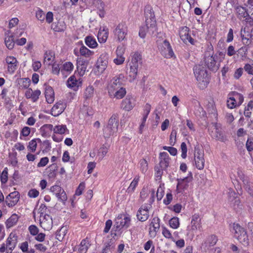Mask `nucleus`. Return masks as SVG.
Returning <instances> with one entry per match:
<instances>
[{
	"label": "nucleus",
	"mask_w": 253,
	"mask_h": 253,
	"mask_svg": "<svg viewBox=\"0 0 253 253\" xmlns=\"http://www.w3.org/2000/svg\"><path fill=\"white\" fill-rule=\"evenodd\" d=\"M146 27H141L139 31V36L141 38H145L146 33L153 35L157 32L156 20L152 7L147 5L144 9Z\"/></svg>",
	"instance_id": "obj_1"
},
{
	"label": "nucleus",
	"mask_w": 253,
	"mask_h": 253,
	"mask_svg": "<svg viewBox=\"0 0 253 253\" xmlns=\"http://www.w3.org/2000/svg\"><path fill=\"white\" fill-rule=\"evenodd\" d=\"M194 74L200 84L207 86L209 83V75L206 68L202 65H196L193 68Z\"/></svg>",
	"instance_id": "obj_2"
},
{
	"label": "nucleus",
	"mask_w": 253,
	"mask_h": 253,
	"mask_svg": "<svg viewBox=\"0 0 253 253\" xmlns=\"http://www.w3.org/2000/svg\"><path fill=\"white\" fill-rule=\"evenodd\" d=\"M233 230L234 237L245 247L249 245V239L246 230L239 224H234Z\"/></svg>",
	"instance_id": "obj_3"
},
{
	"label": "nucleus",
	"mask_w": 253,
	"mask_h": 253,
	"mask_svg": "<svg viewBox=\"0 0 253 253\" xmlns=\"http://www.w3.org/2000/svg\"><path fill=\"white\" fill-rule=\"evenodd\" d=\"M114 227L116 231H120L123 228L127 229L131 224V217L128 214H119L115 219Z\"/></svg>",
	"instance_id": "obj_4"
},
{
	"label": "nucleus",
	"mask_w": 253,
	"mask_h": 253,
	"mask_svg": "<svg viewBox=\"0 0 253 253\" xmlns=\"http://www.w3.org/2000/svg\"><path fill=\"white\" fill-rule=\"evenodd\" d=\"M141 64V56L138 53H135L129 63L130 71L129 76L132 78L131 81L134 80L137 75L139 65Z\"/></svg>",
	"instance_id": "obj_5"
},
{
	"label": "nucleus",
	"mask_w": 253,
	"mask_h": 253,
	"mask_svg": "<svg viewBox=\"0 0 253 253\" xmlns=\"http://www.w3.org/2000/svg\"><path fill=\"white\" fill-rule=\"evenodd\" d=\"M119 125L118 115L113 114L108 121V125L104 130V133L106 137H109L116 132L118 130Z\"/></svg>",
	"instance_id": "obj_6"
},
{
	"label": "nucleus",
	"mask_w": 253,
	"mask_h": 253,
	"mask_svg": "<svg viewBox=\"0 0 253 253\" xmlns=\"http://www.w3.org/2000/svg\"><path fill=\"white\" fill-rule=\"evenodd\" d=\"M158 48L161 55L166 58L175 57L169 42L165 40L158 45Z\"/></svg>",
	"instance_id": "obj_7"
},
{
	"label": "nucleus",
	"mask_w": 253,
	"mask_h": 253,
	"mask_svg": "<svg viewBox=\"0 0 253 253\" xmlns=\"http://www.w3.org/2000/svg\"><path fill=\"white\" fill-rule=\"evenodd\" d=\"M124 82V76L120 74L116 76L110 81L108 85V93H113L114 91L122 87Z\"/></svg>",
	"instance_id": "obj_8"
},
{
	"label": "nucleus",
	"mask_w": 253,
	"mask_h": 253,
	"mask_svg": "<svg viewBox=\"0 0 253 253\" xmlns=\"http://www.w3.org/2000/svg\"><path fill=\"white\" fill-rule=\"evenodd\" d=\"M217 58V55H211L206 53L204 58V62L205 66L211 71L215 72L219 68V63H217L216 59Z\"/></svg>",
	"instance_id": "obj_9"
},
{
	"label": "nucleus",
	"mask_w": 253,
	"mask_h": 253,
	"mask_svg": "<svg viewBox=\"0 0 253 253\" xmlns=\"http://www.w3.org/2000/svg\"><path fill=\"white\" fill-rule=\"evenodd\" d=\"M128 29L125 23H120L114 30V34L119 42L126 40Z\"/></svg>",
	"instance_id": "obj_10"
},
{
	"label": "nucleus",
	"mask_w": 253,
	"mask_h": 253,
	"mask_svg": "<svg viewBox=\"0 0 253 253\" xmlns=\"http://www.w3.org/2000/svg\"><path fill=\"white\" fill-rule=\"evenodd\" d=\"M204 152L202 149L196 147L195 149L194 160L196 168L200 170L203 169L205 166Z\"/></svg>",
	"instance_id": "obj_11"
},
{
	"label": "nucleus",
	"mask_w": 253,
	"mask_h": 253,
	"mask_svg": "<svg viewBox=\"0 0 253 253\" xmlns=\"http://www.w3.org/2000/svg\"><path fill=\"white\" fill-rule=\"evenodd\" d=\"M151 207V206L150 205L146 204L142 205L137 211V219L141 222L146 221L149 217V211Z\"/></svg>",
	"instance_id": "obj_12"
},
{
	"label": "nucleus",
	"mask_w": 253,
	"mask_h": 253,
	"mask_svg": "<svg viewBox=\"0 0 253 253\" xmlns=\"http://www.w3.org/2000/svg\"><path fill=\"white\" fill-rule=\"evenodd\" d=\"M109 55L104 52L101 54L98 58L95 66L99 73H102L106 69L108 63Z\"/></svg>",
	"instance_id": "obj_13"
},
{
	"label": "nucleus",
	"mask_w": 253,
	"mask_h": 253,
	"mask_svg": "<svg viewBox=\"0 0 253 253\" xmlns=\"http://www.w3.org/2000/svg\"><path fill=\"white\" fill-rule=\"evenodd\" d=\"M189 28L186 26L182 27L179 31V36L181 40L185 43L188 42H190L191 44L194 45L196 41L193 39L189 34Z\"/></svg>",
	"instance_id": "obj_14"
},
{
	"label": "nucleus",
	"mask_w": 253,
	"mask_h": 253,
	"mask_svg": "<svg viewBox=\"0 0 253 253\" xmlns=\"http://www.w3.org/2000/svg\"><path fill=\"white\" fill-rule=\"evenodd\" d=\"M40 226L44 230L49 231L52 228L53 220L52 217L48 214H44L40 220Z\"/></svg>",
	"instance_id": "obj_15"
},
{
	"label": "nucleus",
	"mask_w": 253,
	"mask_h": 253,
	"mask_svg": "<svg viewBox=\"0 0 253 253\" xmlns=\"http://www.w3.org/2000/svg\"><path fill=\"white\" fill-rule=\"evenodd\" d=\"M160 162L158 167L164 170H167L169 166L170 158L168 153L166 152H161L159 155Z\"/></svg>",
	"instance_id": "obj_16"
},
{
	"label": "nucleus",
	"mask_w": 253,
	"mask_h": 253,
	"mask_svg": "<svg viewBox=\"0 0 253 253\" xmlns=\"http://www.w3.org/2000/svg\"><path fill=\"white\" fill-rule=\"evenodd\" d=\"M217 240V237L215 235H211L209 236L206 238L204 243H202L201 249L206 252L211 247L214 246Z\"/></svg>",
	"instance_id": "obj_17"
},
{
	"label": "nucleus",
	"mask_w": 253,
	"mask_h": 253,
	"mask_svg": "<svg viewBox=\"0 0 253 253\" xmlns=\"http://www.w3.org/2000/svg\"><path fill=\"white\" fill-rule=\"evenodd\" d=\"M66 107V103L60 100L54 105L51 109V114L54 116L57 117L60 115L64 111Z\"/></svg>",
	"instance_id": "obj_18"
},
{
	"label": "nucleus",
	"mask_w": 253,
	"mask_h": 253,
	"mask_svg": "<svg viewBox=\"0 0 253 253\" xmlns=\"http://www.w3.org/2000/svg\"><path fill=\"white\" fill-rule=\"evenodd\" d=\"M41 94L39 89L33 90L32 88H28L25 93V97L28 99H31L33 102H37Z\"/></svg>",
	"instance_id": "obj_19"
},
{
	"label": "nucleus",
	"mask_w": 253,
	"mask_h": 253,
	"mask_svg": "<svg viewBox=\"0 0 253 253\" xmlns=\"http://www.w3.org/2000/svg\"><path fill=\"white\" fill-rule=\"evenodd\" d=\"M19 199V193L17 191H14L10 193L6 197L5 202L9 207L15 205Z\"/></svg>",
	"instance_id": "obj_20"
},
{
	"label": "nucleus",
	"mask_w": 253,
	"mask_h": 253,
	"mask_svg": "<svg viewBox=\"0 0 253 253\" xmlns=\"http://www.w3.org/2000/svg\"><path fill=\"white\" fill-rule=\"evenodd\" d=\"M134 106L133 99L132 97L127 96L123 99L121 104V108L126 111L131 110Z\"/></svg>",
	"instance_id": "obj_21"
},
{
	"label": "nucleus",
	"mask_w": 253,
	"mask_h": 253,
	"mask_svg": "<svg viewBox=\"0 0 253 253\" xmlns=\"http://www.w3.org/2000/svg\"><path fill=\"white\" fill-rule=\"evenodd\" d=\"M177 184L176 191L178 193L181 192V190H184L188 188L189 186L188 183L190 182V178H177Z\"/></svg>",
	"instance_id": "obj_22"
},
{
	"label": "nucleus",
	"mask_w": 253,
	"mask_h": 253,
	"mask_svg": "<svg viewBox=\"0 0 253 253\" xmlns=\"http://www.w3.org/2000/svg\"><path fill=\"white\" fill-rule=\"evenodd\" d=\"M8 64L7 69L9 73L12 74L17 68L18 61L13 56H7L5 59Z\"/></svg>",
	"instance_id": "obj_23"
},
{
	"label": "nucleus",
	"mask_w": 253,
	"mask_h": 253,
	"mask_svg": "<svg viewBox=\"0 0 253 253\" xmlns=\"http://www.w3.org/2000/svg\"><path fill=\"white\" fill-rule=\"evenodd\" d=\"M87 63L82 58L77 60V69L80 76H83L86 71Z\"/></svg>",
	"instance_id": "obj_24"
},
{
	"label": "nucleus",
	"mask_w": 253,
	"mask_h": 253,
	"mask_svg": "<svg viewBox=\"0 0 253 253\" xmlns=\"http://www.w3.org/2000/svg\"><path fill=\"white\" fill-rule=\"evenodd\" d=\"M82 82L77 80L75 76H71L67 81V86L75 91L78 90Z\"/></svg>",
	"instance_id": "obj_25"
},
{
	"label": "nucleus",
	"mask_w": 253,
	"mask_h": 253,
	"mask_svg": "<svg viewBox=\"0 0 253 253\" xmlns=\"http://www.w3.org/2000/svg\"><path fill=\"white\" fill-rule=\"evenodd\" d=\"M4 42L6 46L9 49H12L14 45V40L10 30L7 31L5 34Z\"/></svg>",
	"instance_id": "obj_26"
},
{
	"label": "nucleus",
	"mask_w": 253,
	"mask_h": 253,
	"mask_svg": "<svg viewBox=\"0 0 253 253\" xmlns=\"http://www.w3.org/2000/svg\"><path fill=\"white\" fill-rule=\"evenodd\" d=\"M44 94L46 101L48 103L51 104L53 102L55 98L54 92L51 86H48L45 87Z\"/></svg>",
	"instance_id": "obj_27"
},
{
	"label": "nucleus",
	"mask_w": 253,
	"mask_h": 253,
	"mask_svg": "<svg viewBox=\"0 0 253 253\" xmlns=\"http://www.w3.org/2000/svg\"><path fill=\"white\" fill-rule=\"evenodd\" d=\"M108 37V29L105 27H103L102 29L100 28L97 35L98 41L100 43H104L106 41Z\"/></svg>",
	"instance_id": "obj_28"
},
{
	"label": "nucleus",
	"mask_w": 253,
	"mask_h": 253,
	"mask_svg": "<svg viewBox=\"0 0 253 253\" xmlns=\"http://www.w3.org/2000/svg\"><path fill=\"white\" fill-rule=\"evenodd\" d=\"M126 88L123 86L117 90H116L113 93H110L109 95L111 98H115L117 99L123 98L126 94Z\"/></svg>",
	"instance_id": "obj_29"
},
{
	"label": "nucleus",
	"mask_w": 253,
	"mask_h": 253,
	"mask_svg": "<svg viewBox=\"0 0 253 253\" xmlns=\"http://www.w3.org/2000/svg\"><path fill=\"white\" fill-rule=\"evenodd\" d=\"M201 219L199 215L198 214H195L192 216V219L191 221V229L193 230H196L200 229L201 227Z\"/></svg>",
	"instance_id": "obj_30"
},
{
	"label": "nucleus",
	"mask_w": 253,
	"mask_h": 253,
	"mask_svg": "<svg viewBox=\"0 0 253 253\" xmlns=\"http://www.w3.org/2000/svg\"><path fill=\"white\" fill-rule=\"evenodd\" d=\"M235 11L237 17L240 20L245 18L249 16V13L246 8L242 6H237L235 7Z\"/></svg>",
	"instance_id": "obj_31"
},
{
	"label": "nucleus",
	"mask_w": 253,
	"mask_h": 253,
	"mask_svg": "<svg viewBox=\"0 0 253 253\" xmlns=\"http://www.w3.org/2000/svg\"><path fill=\"white\" fill-rule=\"evenodd\" d=\"M90 244L87 238L82 240L79 246L78 252L79 253H86Z\"/></svg>",
	"instance_id": "obj_32"
},
{
	"label": "nucleus",
	"mask_w": 253,
	"mask_h": 253,
	"mask_svg": "<svg viewBox=\"0 0 253 253\" xmlns=\"http://www.w3.org/2000/svg\"><path fill=\"white\" fill-rule=\"evenodd\" d=\"M52 29L55 32H60L64 31L66 29V25L64 21H58L52 24Z\"/></svg>",
	"instance_id": "obj_33"
},
{
	"label": "nucleus",
	"mask_w": 253,
	"mask_h": 253,
	"mask_svg": "<svg viewBox=\"0 0 253 253\" xmlns=\"http://www.w3.org/2000/svg\"><path fill=\"white\" fill-rule=\"evenodd\" d=\"M243 186L249 194L253 198V183L250 181L249 178L243 179Z\"/></svg>",
	"instance_id": "obj_34"
},
{
	"label": "nucleus",
	"mask_w": 253,
	"mask_h": 253,
	"mask_svg": "<svg viewBox=\"0 0 253 253\" xmlns=\"http://www.w3.org/2000/svg\"><path fill=\"white\" fill-rule=\"evenodd\" d=\"M19 219V216L17 214L14 213L8 218L5 222V225L7 228H10L15 225Z\"/></svg>",
	"instance_id": "obj_35"
},
{
	"label": "nucleus",
	"mask_w": 253,
	"mask_h": 253,
	"mask_svg": "<svg viewBox=\"0 0 253 253\" xmlns=\"http://www.w3.org/2000/svg\"><path fill=\"white\" fill-rule=\"evenodd\" d=\"M74 68V65L71 62H66L61 66V72L64 74L65 72L70 74Z\"/></svg>",
	"instance_id": "obj_36"
},
{
	"label": "nucleus",
	"mask_w": 253,
	"mask_h": 253,
	"mask_svg": "<svg viewBox=\"0 0 253 253\" xmlns=\"http://www.w3.org/2000/svg\"><path fill=\"white\" fill-rule=\"evenodd\" d=\"M231 205L237 212L241 211L244 207L239 198H235L233 202H231Z\"/></svg>",
	"instance_id": "obj_37"
},
{
	"label": "nucleus",
	"mask_w": 253,
	"mask_h": 253,
	"mask_svg": "<svg viewBox=\"0 0 253 253\" xmlns=\"http://www.w3.org/2000/svg\"><path fill=\"white\" fill-rule=\"evenodd\" d=\"M85 43L87 46L91 48H95L98 45L95 39L89 36L85 37Z\"/></svg>",
	"instance_id": "obj_38"
},
{
	"label": "nucleus",
	"mask_w": 253,
	"mask_h": 253,
	"mask_svg": "<svg viewBox=\"0 0 253 253\" xmlns=\"http://www.w3.org/2000/svg\"><path fill=\"white\" fill-rule=\"evenodd\" d=\"M139 181V176H136L131 183L130 184L129 187L127 188L126 190V192L128 193H132L134 191V190L138 185V182Z\"/></svg>",
	"instance_id": "obj_39"
},
{
	"label": "nucleus",
	"mask_w": 253,
	"mask_h": 253,
	"mask_svg": "<svg viewBox=\"0 0 253 253\" xmlns=\"http://www.w3.org/2000/svg\"><path fill=\"white\" fill-rule=\"evenodd\" d=\"M31 84V80L28 78L21 79L19 82V88L25 89L29 88V87Z\"/></svg>",
	"instance_id": "obj_40"
},
{
	"label": "nucleus",
	"mask_w": 253,
	"mask_h": 253,
	"mask_svg": "<svg viewBox=\"0 0 253 253\" xmlns=\"http://www.w3.org/2000/svg\"><path fill=\"white\" fill-rule=\"evenodd\" d=\"M38 141L39 142H41V140L40 139H33L30 141L29 142L28 145L27 146V148L29 151L32 153H34L36 151V148L37 147V142Z\"/></svg>",
	"instance_id": "obj_41"
},
{
	"label": "nucleus",
	"mask_w": 253,
	"mask_h": 253,
	"mask_svg": "<svg viewBox=\"0 0 253 253\" xmlns=\"http://www.w3.org/2000/svg\"><path fill=\"white\" fill-rule=\"evenodd\" d=\"M248 46H243L237 50L238 56H240L242 59L246 58L247 57L248 53Z\"/></svg>",
	"instance_id": "obj_42"
},
{
	"label": "nucleus",
	"mask_w": 253,
	"mask_h": 253,
	"mask_svg": "<svg viewBox=\"0 0 253 253\" xmlns=\"http://www.w3.org/2000/svg\"><path fill=\"white\" fill-rule=\"evenodd\" d=\"M215 132L213 134H211L213 138H214L220 141H224L225 138L223 133L217 127L216 125H215Z\"/></svg>",
	"instance_id": "obj_43"
},
{
	"label": "nucleus",
	"mask_w": 253,
	"mask_h": 253,
	"mask_svg": "<svg viewBox=\"0 0 253 253\" xmlns=\"http://www.w3.org/2000/svg\"><path fill=\"white\" fill-rule=\"evenodd\" d=\"M230 94L233 97L232 98L235 100L238 106H240L243 102L244 96L241 93L234 91L232 92Z\"/></svg>",
	"instance_id": "obj_44"
},
{
	"label": "nucleus",
	"mask_w": 253,
	"mask_h": 253,
	"mask_svg": "<svg viewBox=\"0 0 253 253\" xmlns=\"http://www.w3.org/2000/svg\"><path fill=\"white\" fill-rule=\"evenodd\" d=\"M16 239H13L12 238L9 237L6 241V246L8 250L12 251L16 246ZM10 252V253H11Z\"/></svg>",
	"instance_id": "obj_45"
},
{
	"label": "nucleus",
	"mask_w": 253,
	"mask_h": 253,
	"mask_svg": "<svg viewBox=\"0 0 253 253\" xmlns=\"http://www.w3.org/2000/svg\"><path fill=\"white\" fill-rule=\"evenodd\" d=\"M80 52L81 55L84 56L86 57H88L93 54V51L88 49L84 45H83L80 48Z\"/></svg>",
	"instance_id": "obj_46"
},
{
	"label": "nucleus",
	"mask_w": 253,
	"mask_h": 253,
	"mask_svg": "<svg viewBox=\"0 0 253 253\" xmlns=\"http://www.w3.org/2000/svg\"><path fill=\"white\" fill-rule=\"evenodd\" d=\"M253 108V100H251L248 104L247 106L245 108L244 115L250 118L252 115V112Z\"/></svg>",
	"instance_id": "obj_47"
},
{
	"label": "nucleus",
	"mask_w": 253,
	"mask_h": 253,
	"mask_svg": "<svg viewBox=\"0 0 253 253\" xmlns=\"http://www.w3.org/2000/svg\"><path fill=\"white\" fill-rule=\"evenodd\" d=\"M160 219L158 217H154L150 223V226H152L155 232H157L160 228Z\"/></svg>",
	"instance_id": "obj_48"
},
{
	"label": "nucleus",
	"mask_w": 253,
	"mask_h": 253,
	"mask_svg": "<svg viewBox=\"0 0 253 253\" xmlns=\"http://www.w3.org/2000/svg\"><path fill=\"white\" fill-rule=\"evenodd\" d=\"M66 130H67L66 126L63 125L56 126L53 128L54 132L59 134H64Z\"/></svg>",
	"instance_id": "obj_49"
},
{
	"label": "nucleus",
	"mask_w": 253,
	"mask_h": 253,
	"mask_svg": "<svg viewBox=\"0 0 253 253\" xmlns=\"http://www.w3.org/2000/svg\"><path fill=\"white\" fill-rule=\"evenodd\" d=\"M93 87L91 86H89L86 88L84 92V96L85 99H90L93 96Z\"/></svg>",
	"instance_id": "obj_50"
},
{
	"label": "nucleus",
	"mask_w": 253,
	"mask_h": 253,
	"mask_svg": "<svg viewBox=\"0 0 253 253\" xmlns=\"http://www.w3.org/2000/svg\"><path fill=\"white\" fill-rule=\"evenodd\" d=\"M56 197L58 198V200L59 201L63 203H64L67 199L66 194L63 189H62L61 191L58 193H56Z\"/></svg>",
	"instance_id": "obj_51"
},
{
	"label": "nucleus",
	"mask_w": 253,
	"mask_h": 253,
	"mask_svg": "<svg viewBox=\"0 0 253 253\" xmlns=\"http://www.w3.org/2000/svg\"><path fill=\"white\" fill-rule=\"evenodd\" d=\"M170 226L173 229H177L179 226V218L177 217L171 218L169 221Z\"/></svg>",
	"instance_id": "obj_52"
},
{
	"label": "nucleus",
	"mask_w": 253,
	"mask_h": 253,
	"mask_svg": "<svg viewBox=\"0 0 253 253\" xmlns=\"http://www.w3.org/2000/svg\"><path fill=\"white\" fill-rule=\"evenodd\" d=\"M140 170L142 173H145L148 169V163L147 161L142 159L139 162Z\"/></svg>",
	"instance_id": "obj_53"
},
{
	"label": "nucleus",
	"mask_w": 253,
	"mask_h": 253,
	"mask_svg": "<svg viewBox=\"0 0 253 253\" xmlns=\"http://www.w3.org/2000/svg\"><path fill=\"white\" fill-rule=\"evenodd\" d=\"M229 96H230L227 101V106L229 108L233 109L236 107V106H238V105L236 103L235 100L232 98L233 97L230 94H229Z\"/></svg>",
	"instance_id": "obj_54"
},
{
	"label": "nucleus",
	"mask_w": 253,
	"mask_h": 253,
	"mask_svg": "<svg viewBox=\"0 0 253 253\" xmlns=\"http://www.w3.org/2000/svg\"><path fill=\"white\" fill-rule=\"evenodd\" d=\"M108 152V148L103 145L99 150L98 156L100 159H102Z\"/></svg>",
	"instance_id": "obj_55"
},
{
	"label": "nucleus",
	"mask_w": 253,
	"mask_h": 253,
	"mask_svg": "<svg viewBox=\"0 0 253 253\" xmlns=\"http://www.w3.org/2000/svg\"><path fill=\"white\" fill-rule=\"evenodd\" d=\"M8 179V169L5 168L3 170L1 176L0 180L2 183H5L7 181Z\"/></svg>",
	"instance_id": "obj_56"
},
{
	"label": "nucleus",
	"mask_w": 253,
	"mask_h": 253,
	"mask_svg": "<svg viewBox=\"0 0 253 253\" xmlns=\"http://www.w3.org/2000/svg\"><path fill=\"white\" fill-rule=\"evenodd\" d=\"M176 134L177 132L176 130L172 129L169 137V144L171 146H173L176 141Z\"/></svg>",
	"instance_id": "obj_57"
},
{
	"label": "nucleus",
	"mask_w": 253,
	"mask_h": 253,
	"mask_svg": "<svg viewBox=\"0 0 253 253\" xmlns=\"http://www.w3.org/2000/svg\"><path fill=\"white\" fill-rule=\"evenodd\" d=\"M243 32L244 33V34L246 33V30L245 28L244 29H242L241 31V37L242 39V40L243 41V42L244 44H245L246 46L249 45L251 43V41L250 40L249 38L248 37H246L244 34H243Z\"/></svg>",
	"instance_id": "obj_58"
},
{
	"label": "nucleus",
	"mask_w": 253,
	"mask_h": 253,
	"mask_svg": "<svg viewBox=\"0 0 253 253\" xmlns=\"http://www.w3.org/2000/svg\"><path fill=\"white\" fill-rule=\"evenodd\" d=\"M155 178L156 180H160L162 178V175L163 174V170L161 168H160L158 166H155Z\"/></svg>",
	"instance_id": "obj_59"
},
{
	"label": "nucleus",
	"mask_w": 253,
	"mask_h": 253,
	"mask_svg": "<svg viewBox=\"0 0 253 253\" xmlns=\"http://www.w3.org/2000/svg\"><path fill=\"white\" fill-rule=\"evenodd\" d=\"M28 230L30 234L33 236H36L39 232V228L35 225L29 226Z\"/></svg>",
	"instance_id": "obj_60"
},
{
	"label": "nucleus",
	"mask_w": 253,
	"mask_h": 253,
	"mask_svg": "<svg viewBox=\"0 0 253 253\" xmlns=\"http://www.w3.org/2000/svg\"><path fill=\"white\" fill-rule=\"evenodd\" d=\"M235 198H238L236 193L232 189H229L228 191V200L230 202H232Z\"/></svg>",
	"instance_id": "obj_61"
},
{
	"label": "nucleus",
	"mask_w": 253,
	"mask_h": 253,
	"mask_svg": "<svg viewBox=\"0 0 253 253\" xmlns=\"http://www.w3.org/2000/svg\"><path fill=\"white\" fill-rule=\"evenodd\" d=\"M246 146L247 150L250 152L253 150V138H249L246 142Z\"/></svg>",
	"instance_id": "obj_62"
},
{
	"label": "nucleus",
	"mask_w": 253,
	"mask_h": 253,
	"mask_svg": "<svg viewBox=\"0 0 253 253\" xmlns=\"http://www.w3.org/2000/svg\"><path fill=\"white\" fill-rule=\"evenodd\" d=\"M237 53L235 50V47L232 45H230L227 49V54L228 56H232Z\"/></svg>",
	"instance_id": "obj_63"
},
{
	"label": "nucleus",
	"mask_w": 253,
	"mask_h": 253,
	"mask_svg": "<svg viewBox=\"0 0 253 253\" xmlns=\"http://www.w3.org/2000/svg\"><path fill=\"white\" fill-rule=\"evenodd\" d=\"M246 72L249 75H253V66L250 64H246L244 69Z\"/></svg>",
	"instance_id": "obj_64"
}]
</instances>
